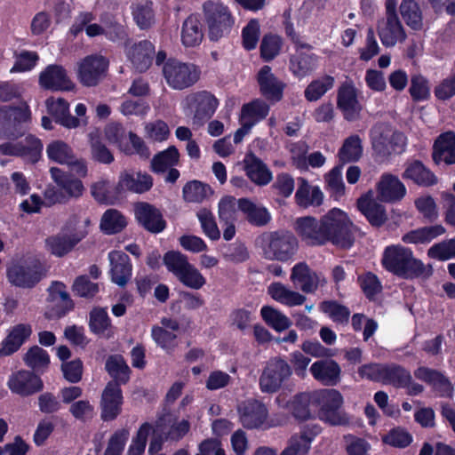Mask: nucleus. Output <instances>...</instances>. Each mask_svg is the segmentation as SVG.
Returning <instances> with one entry per match:
<instances>
[{"mask_svg":"<svg viewBox=\"0 0 455 455\" xmlns=\"http://www.w3.org/2000/svg\"><path fill=\"white\" fill-rule=\"evenodd\" d=\"M293 228L301 241L310 246L331 243L347 249L354 243L352 222L347 214L339 208H332L320 219L312 216L297 218Z\"/></svg>","mask_w":455,"mask_h":455,"instance_id":"1","label":"nucleus"},{"mask_svg":"<svg viewBox=\"0 0 455 455\" xmlns=\"http://www.w3.org/2000/svg\"><path fill=\"white\" fill-rule=\"evenodd\" d=\"M381 262L385 269L403 278H428L433 274L430 264H424L411 249L400 244L387 246Z\"/></svg>","mask_w":455,"mask_h":455,"instance_id":"2","label":"nucleus"},{"mask_svg":"<svg viewBox=\"0 0 455 455\" xmlns=\"http://www.w3.org/2000/svg\"><path fill=\"white\" fill-rule=\"evenodd\" d=\"M89 225L87 218L71 217L61 233L46 238V250L56 257H63L88 235Z\"/></svg>","mask_w":455,"mask_h":455,"instance_id":"3","label":"nucleus"},{"mask_svg":"<svg viewBox=\"0 0 455 455\" xmlns=\"http://www.w3.org/2000/svg\"><path fill=\"white\" fill-rule=\"evenodd\" d=\"M371 142L374 156L383 160L391 154H401L406 147V137L386 124H378L371 130Z\"/></svg>","mask_w":455,"mask_h":455,"instance_id":"4","label":"nucleus"},{"mask_svg":"<svg viewBox=\"0 0 455 455\" xmlns=\"http://www.w3.org/2000/svg\"><path fill=\"white\" fill-rule=\"evenodd\" d=\"M164 263L180 283L191 289L202 288L206 280L188 257L180 251H168L164 256Z\"/></svg>","mask_w":455,"mask_h":455,"instance_id":"5","label":"nucleus"},{"mask_svg":"<svg viewBox=\"0 0 455 455\" xmlns=\"http://www.w3.org/2000/svg\"><path fill=\"white\" fill-rule=\"evenodd\" d=\"M320 409L318 418L331 426H347L350 422L347 413L341 409L343 397L335 389H324L317 392Z\"/></svg>","mask_w":455,"mask_h":455,"instance_id":"6","label":"nucleus"},{"mask_svg":"<svg viewBox=\"0 0 455 455\" xmlns=\"http://www.w3.org/2000/svg\"><path fill=\"white\" fill-rule=\"evenodd\" d=\"M163 75L171 88L184 90L198 81L200 71L194 64L170 59L163 66Z\"/></svg>","mask_w":455,"mask_h":455,"instance_id":"7","label":"nucleus"},{"mask_svg":"<svg viewBox=\"0 0 455 455\" xmlns=\"http://www.w3.org/2000/svg\"><path fill=\"white\" fill-rule=\"evenodd\" d=\"M204 12L211 40L218 41L229 34L234 19L227 6L220 3L209 2L204 4Z\"/></svg>","mask_w":455,"mask_h":455,"instance_id":"8","label":"nucleus"},{"mask_svg":"<svg viewBox=\"0 0 455 455\" xmlns=\"http://www.w3.org/2000/svg\"><path fill=\"white\" fill-rule=\"evenodd\" d=\"M290 364L281 357L271 358L262 370L259 386L262 393L273 394L277 392L291 375Z\"/></svg>","mask_w":455,"mask_h":455,"instance_id":"9","label":"nucleus"},{"mask_svg":"<svg viewBox=\"0 0 455 455\" xmlns=\"http://www.w3.org/2000/svg\"><path fill=\"white\" fill-rule=\"evenodd\" d=\"M94 17L91 12H82L77 17L75 24L72 27V32L76 35L83 29L88 36L93 37L104 35L111 41H116L124 35L122 26L116 24L114 20H101L100 23H92Z\"/></svg>","mask_w":455,"mask_h":455,"instance_id":"10","label":"nucleus"},{"mask_svg":"<svg viewBox=\"0 0 455 455\" xmlns=\"http://www.w3.org/2000/svg\"><path fill=\"white\" fill-rule=\"evenodd\" d=\"M108 68V61L103 56H86L77 63V79L84 86H96L106 76Z\"/></svg>","mask_w":455,"mask_h":455,"instance_id":"11","label":"nucleus"},{"mask_svg":"<svg viewBox=\"0 0 455 455\" xmlns=\"http://www.w3.org/2000/svg\"><path fill=\"white\" fill-rule=\"evenodd\" d=\"M9 283L20 288H32L43 277V273L37 264L27 260L12 262L7 267Z\"/></svg>","mask_w":455,"mask_h":455,"instance_id":"12","label":"nucleus"},{"mask_svg":"<svg viewBox=\"0 0 455 455\" xmlns=\"http://www.w3.org/2000/svg\"><path fill=\"white\" fill-rule=\"evenodd\" d=\"M297 250L296 238L288 232H275L267 238L264 252L267 259L288 260Z\"/></svg>","mask_w":455,"mask_h":455,"instance_id":"13","label":"nucleus"},{"mask_svg":"<svg viewBox=\"0 0 455 455\" xmlns=\"http://www.w3.org/2000/svg\"><path fill=\"white\" fill-rule=\"evenodd\" d=\"M239 419L246 428H269L275 424L267 420L268 411L264 403L248 400L238 406Z\"/></svg>","mask_w":455,"mask_h":455,"instance_id":"14","label":"nucleus"},{"mask_svg":"<svg viewBox=\"0 0 455 455\" xmlns=\"http://www.w3.org/2000/svg\"><path fill=\"white\" fill-rule=\"evenodd\" d=\"M181 105L187 115L194 114V118L201 121L214 113L218 100L208 92H198L188 94Z\"/></svg>","mask_w":455,"mask_h":455,"instance_id":"15","label":"nucleus"},{"mask_svg":"<svg viewBox=\"0 0 455 455\" xmlns=\"http://www.w3.org/2000/svg\"><path fill=\"white\" fill-rule=\"evenodd\" d=\"M8 116L10 119H13L14 121L12 125L8 124L0 135L3 139L12 140L24 134L25 128L23 124L28 123L31 118L30 110L26 103H22L17 108H10L8 110L1 108L0 116Z\"/></svg>","mask_w":455,"mask_h":455,"instance_id":"16","label":"nucleus"},{"mask_svg":"<svg viewBox=\"0 0 455 455\" xmlns=\"http://www.w3.org/2000/svg\"><path fill=\"white\" fill-rule=\"evenodd\" d=\"M377 198L384 203H395L406 195V188L397 176L385 172L376 184Z\"/></svg>","mask_w":455,"mask_h":455,"instance_id":"17","label":"nucleus"},{"mask_svg":"<svg viewBox=\"0 0 455 455\" xmlns=\"http://www.w3.org/2000/svg\"><path fill=\"white\" fill-rule=\"evenodd\" d=\"M377 32L382 44L393 47L406 39V33L397 15L385 16L379 20Z\"/></svg>","mask_w":455,"mask_h":455,"instance_id":"18","label":"nucleus"},{"mask_svg":"<svg viewBox=\"0 0 455 455\" xmlns=\"http://www.w3.org/2000/svg\"><path fill=\"white\" fill-rule=\"evenodd\" d=\"M291 281L306 293L314 292L319 286L326 283L324 277L311 270L304 262L294 265L291 269Z\"/></svg>","mask_w":455,"mask_h":455,"instance_id":"19","label":"nucleus"},{"mask_svg":"<svg viewBox=\"0 0 455 455\" xmlns=\"http://www.w3.org/2000/svg\"><path fill=\"white\" fill-rule=\"evenodd\" d=\"M39 84L46 90L72 91L75 84L69 79L66 70L58 65H49L39 76Z\"/></svg>","mask_w":455,"mask_h":455,"instance_id":"20","label":"nucleus"},{"mask_svg":"<svg viewBox=\"0 0 455 455\" xmlns=\"http://www.w3.org/2000/svg\"><path fill=\"white\" fill-rule=\"evenodd\" d=\"M7 385L12 393L21 396L30 395L43 387L40 378L28 371H20L12 374Z\"/></svg>","mask_w":455,"mask_h":455,"instance_id":"21","label":"nucleus"},{"mask_svg":"<svg viewBox=\"0 0 455 455\" xmlns=\"http://www.w3.org/2000/svg\"><path fill=\"white\" fill-rule=\"evenodd\" d=\"M49 113L54 116L55 121L68 129H76L81 125H86V118L78 119L69 112V104L61 98H50L46 100Z\"/></svg>","mask_w":455,"mask_h":455,"instance_id":"22","label":"nucleus"},{"mask_svg":"<svg viewBox=\"0 0 455 455\" xmlns=\"http://www.w3.org/2000/svg\"><path fill=\"white\" fill-rule=\"evenodd\" d=\"M309 371L315 380L324 386H335L340 380L341 369L337 362L329 357L313 363Z\"/></svg>","mask_w":455,"mask_h":455,"instance_id":"23","label":"nucleus"},{"mask_svg":"<svg viewBox=\"0 0 455 455\" xmlns=\"http://www.w3.org/2000/svg\"><path fill=\"white\" fill-rule=\"evenodd\" d=\"M123 403L122 391L117 383L109 382L101 396V418L113 420L121 412Z\"/></svg>","mask_w":455,"mask_h":455,"instance_id":"24","label":"nucleus"},{"mask_svg":"<svg viewBox=\"0 0 455 455\" xmlns=\"http://www.w3.org/2000/svg\"><path fill=\"white\" fill-rule=\"evenodd\" d=\"M337 104L345 118L349 121L356 119L362 109L356 89L350 83L343 84L339 89Z\"/></svg>","mask_w":455,"mask_h":455,"instance_id":"25","label":"nucleus"},{"mask_svg":"<svg viewBox=\"0 0 455 455\" xmlns=\"http://www.w3.org/2000/svg\"><path fill=\"white\" fill-rule=\"evenodd\" d=\"M357 208L372 226L379 227L387 220L385 207L374 199L371 191L358 198Z\"/></svg>","mask_w":455,"mask_h":455,"instance_id":"26","label":"nucleus"},{"mask_svg":"<svg viewBox=\"0 0 455 455\" xmlns=\"http://www.w3.org/2000/svg\"><path fill=\"white\" fill-rule=\"evenodd\" d=\"M257 82L260 92L275 101L281 100L284 84L272 73L271 68L263 66L258 72Z\"/></svg>","mask_w":455,"mask_h":455,"instance_id":"27","label":"nucleus"},{"mask_svg":"<svg viewBox=\"0 0 455 455\" xmlns=\"http://www.w3.org/2000/svg\"><path fill=\"white\" fill-rule=\"evenodd\" d=\"M135 216L139 222L152 233H159L165 228V221L159 210L148 203L136 204Z\"/></svg>","mask_w":455,"mask_h":455,"instance_id":"28","label":"nucleus"},{"mask_svg":"<svg viewBox=\"0 0 455 455\" xmlns=\"http://www.w3.org/2000/svg\"><path fill=\"white\" fill-rule=\"evenodd\" d=\"M153 186L152 177L141 172H124L120 174L117 188L120 191H132L142 194L148 191Z\"/></svg>","mask_w":455,"mask_h":455,"instance_id":"29","label":"nucleus"},{"mask_svg":"<svg viewBox=\"0 0 455 455\" xmlns=\"http://www.w3.org/2000/svg\"><path fill=\"white\" fill-rule=\"evenodd\" d=\"M243 163L247 177L256 185L265 186L272 180V172L254 154H246Z\"/></svg>","mask_w":455,"mask_h":455,"instance_id":"30","label":"nucleus"},{"mask_svg":"<svg viewBox=\"0 0 455 455\" xmlns=\"http://www.w3.org/2000/svg\"><path fill=\"white\" fill-rule=\"evenodd\" d=\"M108 259L112 281L119 286L125 285L132 276V264L128 255L114 251L109 252Z\"/></svg>","mask_w":455,"mask_h":455,"instance_id":"31","label":"nucleus"},{"mask_svg":"<svg viewBox=\"0 0 455 455\" xmlns=\"http://www.w3.org/2000/svg\"><path fill=\"white\" fill-rule=\"evenodd\" d=\"M31 333L32 328L28 323H19L12 327L7 337L2 341L0 355L8 356L16 352Z\"/></svg>","mask_w":455,"mask_h":455,"instance_id":"32","label":"nucleus"},{"mask_svg":"<svg viewBox=\"0 0 455 455\" xmlns=\"http://www.w3.org/2000/svg\"><path fill=\"white\" fill-rule=\"evenodd\" d=\"M157 427L165 435V439L177 442L188 433L190 423L188 419H179L174 415L168 413L159 419Z\"/></svg>","mask_w":455,"mask_h":455,"instance_id":"33","label":"nucleus"},{"mask_svg":"<svg viewBox=\"0 0 455 455\" xmlns=\"http://www.w3.org/2000/svg\"><path fill=\"white\" fill-rule=\"evenodd\" d=\"M154 53L155 47L148 41L135 43L126 49L128 59L133 67L140 72L148 68Z\"/></svg>","mask_w":455,"mask_h":455,"instance_id":"34","label":"nucleus"},{"mask_svg":"<svg viewBox=\"0 0 455 455\" xmlns=\"http://www.w3.org/2000/svg\"><path fill=\"white\" fill-rule=\"evenodd\" d=\"M433 159L436 164H455V134L449 132L441 134L434 144Z\"/></svg>","mask_w":455,"mask_h":455,"instance_id":"35","label":"nucleus"},{"mask_svg":"<svg viewBox=\"0 0 455 455\" xmlns=\"http://www.w3.org/2000/svg\"><path fill=\"white\" fill-rule=\"evenodd\" d=\"M319 432L320 427L314 426L310 432L305 430L292 435L280 455H307L312 440Z\"/></svg>","mask_w":455,"mask_h":455,"instance_id":"36","label":"nucleus"},{"mask_svg":"<svg viewBox=\"0 0 455 455\" xmlns=\"http://www.w3.org/2000/svg\"><path fill=\"white\" fill-rule=\"evenodd\" d=\"M299 188L295 194L298 205L307 208L319 206L323 200V194L317 186L310 185L305 179L299 180Z\"/></svg>","mask_w":455,"mask_h":455,"instance_id":"37","label":"nucleus"},{"mask_svg":"<svg viewBox=\"0 0 455 455\" xmlns=\"http://www.w3.org/2000/svg\"><path fill=\"white\" fill-rule=\"evenodd\" d=\"M50 172L54 182L68 197H79L83 195L84 188L80 180L57 167L51 168Z\"/></svg>","mask_w":455,"mask_h":455,"instance_id":"38","label":"nucleus"},{"mask_svg":"<svg viewBox=\"0 0 455 455\" xmlns=\"http://www.w3.org/2000/svg\"><path fill=\"white\" fill-rule=\"evenodd\" d=\"M403 178L411 180L418 185L425 187L432 186L437 182L435 174L427 169L419 161L407 163Z\"/></svg>","mask_w":455,"mask_h":455,"instance_id":"39","label":"nucleus"},{"mask_svg":"<svg viewBox=\"0 0 455 455\" xmlns=\"http://www.w3.org/2000/svg\"><path fill=\"white\" fill-rule=\"evenodd\" d=\"M268 112L269 107L266 102L261 100H255L242 107L239 121L253 127L260 120L264 119Z\"/></svg>","mask_w":455,"mask_h":455,"instance_id":"40","label":"nucleus"},{"mask_svg":"<svg viewBox=\"0 0 455 455\" xmlns=\"http://www.w3.org/2000/svg\"><path fill=\"white\" fill-rule=\"evenodd\" d=\"M204 37L201 22L195 15L188 16L182 24L181 42L186 47L199 45Z\"/></svg>","mask_w":455,"mask_h":455,"instance_id":"41","label":"nucleus"},{"mask_svg":"<svg viewBox=\"0 0 455 455\" xmlns=\"http://www.w3.org/2000/svg\"><path fill=\"white\" fill-rule=\"evenodd\" d=\"M363 152V141L358 135L354 134L350 135L343 141L337 156L342 164L354 163L360 160Z\"/></svg>","mask_w":455,"mask_h":455,"instance_id":"42","label":"nucleus"},{"mask_svg":"<svg viewBox=\"0 0 455 455\" xmlns=\"http://www.w3.org/2000/svg\"><path fill=\"white\" fill-rule=\"evenodd\" d=\"M314 403H318L317 392L302 393L293 397L289 409L296 419L306 420L311 418L310 405Z\"/></svg>","mask_w":455,"mask_h":455,"instance_id":"43","label":"nucleus"},{"mask_svg":"<svg viewBox=\"0 0 455 455\" xmlns=\"http://www.w3.org/2000/svg\"><path fill=\"white\" fill-rule=\"evenodd\" d=\"M318 64V57L313 53H297L290 60V70L292 74L302 78L314 71Z\"/></svg>","mask_w":455,"mask_h":455,"instance_id":"44","label":"nucleus"},{"mask_svg":"<svg viewBox=\"0 0 455 455\" xmlns=\"http://www.w3.org/2000/svg\"><path fill=\"white\" fill-rule=\"evenodd\" d=\"M414 376L418 379L433 386L435 388L440 389L444 395H450L452 391V387L448 379L435 370L427 367H419L414 371Z\"/></svg>","mask_w":455,"mask_h":455,"instance_id":"45","label":"nucleus"},{"mask_svg":"<svg viewBox=\"0 0 455 455\" xmlns=\"http://www.w3.org/2000/svg\"><path fill=\"white\" fill-rule=\"evenodd\" d=\"M268 293L275 301L289 307L302 305L306 300L305 296L288 289L280 283H272L268 287Z\"/></svg>","mask_w":455,"mask_h":455,"instance_id":"46","label":"nucleus"},{"mask_svg":"<svg viewBox=\"0 0 455 455\" xmlns=\"http://www.w3.org/2000/svg\"><path fill=\"white\" fill-rule=\"evenodd\" d=\"M239 209L246 215L248 220L256 225L262 226L270 220L267 210L246 198L240 199L237 203Z\"/></svg>","mask_w":455,"mask_h":455,"instance_id":"47","label":"nucleus"},{"mask_svg":"<svg viewBox=\"0 0 455 455\" xmlns=\"http://www.w3.org/2000/svg\"><path fill=\"white\" fill-rule=\"evenodd\" d=\"M445 228L442 225L424 227L405 234L402 240L406 243H426L443 235Z\"/></svg>","mask_w":455,"mask_h":455,"instance_id":"48","label":"nucleus"},{"mask_svg":"<svg viewBox=\"0 0 455 455\" xmlns=\"http://www.w3.org/2000/svg\"><path fill=\"white\" fill-rule=\"evenodd\" d=\"M89 326L93 333L109 337L112 325L107 310L101 307L93 308L90 313Z\"/></svg>","mask_w":455,"mask_h":455,"instance_id":"49","label":"nucleus"},{"mask_svg":"<svg viewBox=\"0 0 455 455\" xmlns=\"http://www.w3.org/2000/svg\"><path fill=\"white\" fill-rule=\"evenodd\" d=\"M400 13L412 29L419 30L422 28V13L414 0H403L400 4Z\"/></svg>","mask_w":455,"mask_h":455,"instance_id":"50","label":"nucleus"},{"mask_svg":"<svg viewBox=\"0 0 455 455\" xmlns=\"http://www.w3.org/2000/svg\"><path fill=\"white\" fill-rule=\"evenodd\" d=\"M46 154L50 160L60 164H66L72 158L74 151L67 142L56 140L47 145Z\"/></svg>","mask_w":455,"mask_h":455,"instance_id":"51","label":"nucleus"},{"mask_svg":"<svg viewBox=\"0 0 455 455\" xmlns=\"http://www.w3.org/2000/svg\"><path fill=\"white\" fill-rule=\"evenodd\" d=\"M106 370L118 385L126 383L130 378V369L121 355H111L107 359Z\"/></svg>","mask_w":455,"mask_h":455,"instance_id":"52","label":"nucleus"},{"mask_svg":"<svg viewBox=\"0 0 455 455\" xmlns=\"http://www.w3.org/2000/svg\"><path fill=\"white\" fill-rule=\"evenodd\" d=\"M260 315L266 323L278 332L287 330L291 325V320L284 314L272 307L264 306Z\"/></svg>","mask_w":455,"mask_h":455,"instance_id":"53","label":"nucleus"},{"mask_svg":"<svg viewBox=\"0 0 455 455\" xmlns=\"http://www.w3.org/2000/svg\"><path fill=\"white\" fill-rule=\"evenodd\" d=\"M180 158L178 149L174 147H169L166 150L156 155L151 161V167L155 172H164L167 169L177 164Z\"/></svg>","mask_w":455,"mask_h":455,"instance_id":"54","label":"nucleus"},{"mask_svg":"<svg viewBox=\"0 0 455 455\" xmlns=\"http://www.w3.org/2000/svg\"><path fill=\"white\" fill-rule=\"evenodd\" d=\"M334 79L330 76H324L313 80L305 89V98L308 101H316L333 87Z\"/></svg>","mask_w":455,"mask_h":455,"instance_id":"55","label":"nucleus"},{"mask_svg":"<svg viewBox=\"0 0 455 455\" xmlns=\"http://www.w3.org/2000/svg\"><path fill=\"white\" fill-rule=\"evenodd\" d=\"M411 373L404 368L395 364H387L383 383L396 387H405L410 384Z\"/></svg>","mask_w":455,"mask_h":455,"instance_id":"56","label":"nucleus"},{"mask_svg":"<svg viewBox=\"0 0 455 455\" xmlns=\"http://www.w3.org/2000/svg\"><path fill=\"white\" fill-rule=\"evenodd\" d=\"M20 143L21 144L20 157L25 161L36 163L40 159L43 151V143L38 138L29 135Z\"/></svg>","mask_w":455,"mask_h":455,"instance_id":"57","label":"nucleus"},{"mask_svg":"<svg viewBox=\"0 0 455 455\" xmlns=\"http://www.w3.org/2000/svg\"><path fill=\"white\" fill-rule=\"evenodd\" d=\"M125 226V218L115 209L108 210L101 218L100 228L107 234L120 232Z\"/></svg>","mask_w":455,"mask_h":455,"instance_id":"58","label":"nucleus"},{"mask_svg":"<svg viewBox=\"0 0 455 455\" xmlns=\"http://www.w3.org/2000/svg\"><path fill=\"white\" fill-rule=\"evenodd\" d=\"M127 135L124 128L119 124H109L105 128V136L107 140L116 144L122 151L125 153H130L132 148L129 147L127 143Z\"/></svg>","mask_w":455,"mask_h":455,"instance_id":"59","label":"nucleus"},{"mask_svg":"<svg viewBox=\"0 0 455 455\" xmlns=\"http://www.w3.org/2000/svg\"><path fill=\"white\" fill-rule=\"evenodd\" d=\"M211 192L210 187L196 180L187 183L183 188L184 199L192 203L204 201Z\"/></svg>","mask_w":455,"mask_h":455,"instance_id":"60","label":"nucleus"},{"mask_svg":"<svg viewBox=\"0 0 455 455\" xmlns=\"http://www.w3.org/2000/svg\"><path fill=\"white\" fill-rule=\"evenodd\" d=\"M92 156L94 160L102 164H110L114 160L113 155L99 140V132H92L89 134Z\"/></svg>","mask_w":455,"mask_h":455,"instance_id":"61","label":"nucleus"},{"mask_svg":"<svg viewBox=\"0 0 455 455\" xmlns=\"http://www.w3.org/2000/svg\"><path fill=\"white\" fill-rule=\"evenodd\" d=\"M24 361L28 366L39 371L48 366L50 357L42 347L34 346L26 353Z\"/></svg>","mask_w":455,"mask_h":455,"instance_id":"62","label":"nucleus"},{"mask_svg":"<svg viewBox=\"0 0 455 455\" xmlns=\"http://www.w3.org/2000/svg\"><path fill=\"white\" fill-rule=\"evenodd\" d=\"M327 188L331 196L336 199L341 197L345 194V184L342 179L341 167L336 166L332 168L324 176Z\"/></svg>","mask_w":455,"mask_h":455,"instance_id":"63","label":"nucleus"},{"mask_svg":"<svg viewBox=\"0 0 455 455\" xmlns=\"http://www.w3.org/2000/svg\"><path fill=\"white\" fill-rule=\"evenodd\" d=\"M196 216L205 235L212 240H218L220 236V232L217 227L212 213L209 210L204 208L197 212Z\"/></svg>","mask_w":455,"mask_h":455,"instance_id":"64","label":"nucleus"}]
</instances>
